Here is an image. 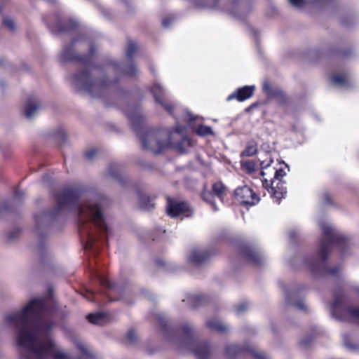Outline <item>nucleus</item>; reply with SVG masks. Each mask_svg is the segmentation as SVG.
Listing matches in <instances>:
<instances>
[{
	"label": "nucleus",
	"instance_id": "bb28decb",
	"mask_svg": "<svg viewBox=\"0 0 359 359\" xmlns=\"http://www.w3.org/2000/svg\"><path fill=\"white\" fill-rule=\"evenodd\" d=\"M257 151V144L254 142H248L246 148L241 152V156H252Z\"/></svg>",
	"mask_w": 359,
	"mask_h": 359
},
{
	"label": "nucleus",
	"instance_id": "7c9ffc66",
	"mask_svg": "<svg viewBox=\"0 0 359 359\" xmlns=\"http://www.w3.org/2000/svg\"><path fill=\"white\" fill-rule=\"evenodd\" d=\"M242 165L249 173H252L255 170V164L252 161L243 162Z\"/></svg>",
	"mask_w": 359,
	"mask_h": 359
},
{
	"label": "nucleus",
	"instance_id": "ea45409f",
	"mask_svg": "<svg viewBox=\"0 0 359 359\" xmlns=\"http://www.w3.org/2000/svg\"><path fill=\"white\" fill-rule=\"evenodd\" d=\"M173 18L172 17H167V18H165L163 20H162V25L164 27L167 28L169 27V25L171 24V22L173 21Z\"/></svg>",
	"mask_w": 359,
	"mask_h": 359
},
{
	"label": "nucleus",
	"instance_id": "9d476101",
	"mask_svg": "<svg viewBox=\"0 0 359 359\" xmlns=\"http://www.w3.org/2000/svg\"><path fill=\"white\" fill-rule=\"evenodd\" d=\"M151 92L155 102L172 115L174 105L168 101V93L164 88L159 83L156 82L151 87Z\"/></svg>",
	"mask_w": 359,
	"mask_h": 359
},
{
	"label": "nucleus",
	"instance_id": "2eb2a0df",
	"mask_svg": "<svg viewBox=\"0 0 359 359\" xmlns=\"http://www.w3.org/2000/svg\"><path fill=\"white\" fill-rule=\"evenodd\" d=\"M254 90V86H245L237 89L236 91L230 94L227 97V100L230 101L231 100L236 99L239 102H243L251 97L253 95Z\"/></svg>",
	"mask_w": 359,
	"mask_h": 359
},
{
	"label": "nucleus",
	"instance_id": "423d86ee",
	"mask_svg": "<svg viewBox=\"0 0 359 359\" xmlns=\"http://www.w3.org/2000/svg\"><path fill=\"white\" fill-rule=\"evenodd\" d=\"M346 295L343 291L336 290L334 292V301L331 305V314L333 318L345 321L351 318L359 324V306L347 307Z\"/></svg>",
	"mask_w": 359,
	"mask_h": 359
},
{
	"label": "nucleus",
	"instance_id": "aec40b11",
	"mask_svg": "<svg viewBox=\"0 0 359 359\" xmlns=\"http://www.w3.org/2000/svg\"><path fill=\"white\" fill-rule=\"evenodd\" d=\"M205 324L210 330L220 333H225L229 330V326L217 318H210L206 321Z\"/></svg>",
	"mask_w": 359,
	"mask_h": 359
},
{
	"label": "nucleus",
	"instance_id": "39448f33",
	"mask_svg": "<svg viewBox=\"0 0 359 359\" xmlns=\"http://www.w3.org/2000/svg\"><path fill=\"white\" fill-rule=\"evenodd\" d=\"M127 116L144 149L158 154L171 146L170 133L166 130H144V117L140 109L135 108L127 111Z\"/></svg>",
	"mask_w": 359,
	"mask_h": 359
},
{
	"label": "nucleus",
	"instance_id": "20e7f679",
	"mask_svg": "<svg viewBox=\"0 0 359 359\" xmlns=\"http://www.w3.org/2000/svg\"><path fill=\"white\" fill-rule=\"evenodd\" d=\"M157 319L165 341L182 351H191L197 359L210 358V346L207 342L195 338V329L191 323H184L180 330H175L168 325V320L165 317L158 315Z\"/></svg>",
	"mask_w": 359,
	"mask_h": 359
},
{
	"label": "nucleus",
	"instance_id": "f3484780",
	"mask_svg": "<svg viewBox=\"0 0 359 359\" xmlns=\"http://www.w3.org/2000/svg\"><path fill=\"white\" fill-rule=\"evenodd\" d=\"M39 108V101L35 97L29 98L25 104L23 113L25 116L31 120L34 118Z\"/></svg>",
	"mask_w": 359,
	"mask_h": 359
},
{
	"label": "nucleus",
	"instance_id": "4468645a",
	"mask_svg": "<svg viewBox=\"0 0 359 359\" xmlns=\"http://www.w3.org/2000/svg\"><path fill=\"white\" fill-rule=\"evenodd\" d=\"M210 257V253L204 248H193L187 255L189 263L193 265H198L207 260Z\"/></svg>",
	"mask_w": 359,
	"mask_h": 359
},
{
	"label": "nucleus",
	"instance_id": "dca6fc26",
	"mask_svg": "<svg viewBox=\"0 0 359 359\" xmlns=\"http://www.w3.org/2000/svg\"><path fill=\"white\" fill-rule=\"evenodd\" d=\"M241 254L248 262L256 265L260 264L264 258L259 250L251 247H245Z\"/></svg>",
	"mask_w": 359,
	"mask_h": 359
},
{
	"label": "nucleus",
	"instance_id": "473e14b6",
	"mask_svg": "<svg viewBox=\"0 0 359 359\" xmlns=\"http://www.w3.org/2000/svg\"><path fill=\"white\" fill-rule=\"evenodd\" d=\"M24 196L25 193L22 190L18 188L15 189L13 196L15 201H20L24 198Z\"/></svg>",
	"mask_w": 359,
	"mask_h": 359
},
{
	"label": "nucleus",
	"instance_id": "f704fd0d",
	"mask_svg": "<svg viewBox=\"0 0 359 359\" xmlns=\"http://www.w3.org/2000/svg\"><path fill=\"white\" fill-rule=\"evenodd\" d=\"M289 2L296 8H302L305 4L306 0H288Z\"/></svg>",
	"mask_w": 359,
	"mask_h": 359
},
{
	"label": "nucleus",
	"instance_id": "b1692460",
	"mask_svg": "<svg viewBox=\"0 0 359 359\" xmlns=\"http://www.w3.org/2000/svg\"><path fill=\"white\" fill-rule=\"evenodd\" d=\"M226 187L222 182H216L212 185L213 194L221 201L223 200V196L225 192Z\"/></svg>",
	"mask_w": 359,
	"mask_h": 359
},
{
	"label": "nucleus",
	"instance_id": "4d7b16f0",
	"mask_svg": "<svg viewBox=\"0 0 359 359\" xmlns=\"http://www.w3.org/2000/svg\"><path fill=\"white\" fill-rule=\"evenodd\" d=\"M46 1L48 2H52V3H55L56 1V0H46Z\"/></svg>",
	"mask_w": 359,
	"mask_h": 359
},
{
	"label": "nucleus",
	"instance_id": "49530a36",
	"mask_svg": "<svg viewBox=\"0 0 359 359\" xmlns=\"http://www.w3.org/2000/svg\"><path fill=\"white\" fill-rule=\"evenodd\" d=\"M184 130V128L183 126H176L175 128V132L178 134H182Z\"/></svg>",
	"mask_w": 359,
	"mask_h": 359
},
{
	"label": "nucleus",
	"instance_id": "4be33fe9",
	"mask_svg": "<svg viewBox=\"0 0 359 359\" xmlns=\"http://www.w3.org/2000/svg\"><path fill=\"white\" fill-rule=\"evenodd\" d=\"M139 205L141 209L146 211H150L154 208L153 199L146 194L139 195Z\"/></svg>",
	"mask_w": 359,
	"mask_h": 359
},
{
	"label": "nucleus",
	"instance_id": "f257e3e1",
	"mask_svg": "<svg viewBox=\"0 0 359 359\" xmlns=\"http://www.w3.org/2000/svg\"><path fill=\"white\" fill-rule=\"evenodd\" d=\"M57 205L50 212H41L34 216V232L43 237L57 218L67 211H73L76 216L78 229L82 240L86 242V250L95 251V243L108 245L110 232L109 219L100 205L95 201L79 196L74 190H64L56 196Z\"/></svg>",
	"mask_w": 359,
	"mask_h": 359
},
{
	"label": "nucleus",
	"instance_id": "393cba45",
	"mask_svg": "<svg viewBox=\"0 0 359 359\" xmlns=\"http://www.w3.org/2000/svg\"><path fill=\"white\" fill-rule=\"evenodd\" d=\"M201 197L204 201L210 203L212 205L214 211H217L219 210V208L216 206L214 201V198L215 196L211 191L204 190L202 192Z\"/></svg>",
	"mask_w": 359,
	"mask_h": 359
},
{
	"label": "nucleus",
	"instance_id": "e433bc0d",
	"mask_svg": "<svg viewBox=\"0 0 359 359\" xmlns=\"http://www.w3.org/2000/svg\"><path fill=\"white\" fill-rule=\"evenodd\" d=\"M285 172L281 168L276 170L273 180H281V178L283 177V176H285Z\"/></svg>",
	"mask_w": 359,
	"mask_h": 359
},
{
	"label": "nucleus",
	"instance_id": "0eeeda50",
	"mask_svg": "<svg viewBox=\"0 0 359 359\" xmlns=\"http://www.w3.org/2000/svg\"><path fill=\"white\" fill-rule=\"evenodd\" d=\"M140 45L134 40L128 39L126 54L130 61L128 62H114V75L121 74V75L133 77L137 75L139 71L136 66L131 61L132 58L139 52Z\"/></svg>",
	"mask_w": 359,
	"mask_h": 359
},
{
	"label": "nucleus",
	"instance_id": "8fccbe9b",
	"mask_svg": "<svg viewBox=\"0 0 359 359\" xmlns=\"http://www.w3.org/2000/svg\"><path fill=\"white\" fill-rule=\"evenodd\" d=\"M187 116H188L189 121L190 122H191L194 120V117L193 114H191L190 112H187Z\"/></svg>",
	"mask_w": 359,
	"mask_h": 359
},
{
	"label": "nucleus",
	"instance_id": "864d4df0",
	"mask_svg": "<svg viewBox=\"0 0 359 359\" xmlns=\"http://www.w3.org/2000/svg\"><path fill=\"white\" fill-rule=\"evenodd\" d=\"M4 86H6V83L3 81H0V87L3 88Z\"/></svg>",
	"mask_w": 359,
	"mask_h": 359
},
{
	"label": "nucleus",
	"instance_id": "13d9d810",
	"mask_svg": "<svg viewBox=\"0 0 359 359\" xmlns=\"http://www.w3.org/2000/svg\"><path fill=\"white\" fill-rule=\"evenodd\" d=\"M115 91H116V88H115V85L114 84V90H113L114 95L115 94Z\"/></svg>",
	"mask_w": 359,
	"mask_h": 359
},
{
	"label": "nucleus",
	"instance_id": "c85d7f7f",
	"mask_svg": "<svg viewBox=\"0 0 359 359\" xmlns=\"http://www.w3.org/2000/svg\"><path fill=\"white\" fill-rule=\"evenodd\" d=\"M2 24L5 27H6L8 30L11 32L14 31L16 27L15 21L11 18L9 17L4 18L3 19Z\"/></svg>",
	"mask_w": 359,
	"mask_h": 359
},
{
	"label": "nucleus",
	"instance_id": "a19ab883",
	"mask_svg": "<svg viewBox=\"0 0 359 359\" xmlns=\"http://www.w3.org/2000/svg\"><path fill=\"white\" fill-rule=\"evenodd\" d=\"M78 348L86 356H89L90 355L89 352L88 351V348H87V347L85 345H83V344H79L78 345Z\"/></svg>",
	"mask_w": 359,
	"mask_h": 359
},
{
	"label": "nucleus",
	"instance_id": "ddd939ff",
	"mask_svg": "<svg viewBox=\"0 0 359 359\" xmlns=\"http://www.w3.org/2000/svg\"><path fill=\"white\" fill-rule=\"evenodd\" d=\"M263 186L278 203L285 197L287 192L285 183L281 180H271L270 183L267 180H264Z\"/></svg>",
	"mask_w": 359,
	"mask_h": 359
},
{
	"label": "nucleus",
	"instance_id": "72a5a7b5",
	"mask_svg": "<svg viewBox=\"0 0 359 359\" xmlns=\"http://www.w3.org/2000/svg\"><path fill=\"white\" fill-rule=\"evenodd\" d=\"M127 339L130 343H135L137 340V334L133 330H130L127 333Z\"/></svg>",
	"mask_w": 359,
	"mask_h": 359
},
{
	"label": "nucleus",
	"instance_id": "cd10ccee",
	"mask_svg": "<svg viewBox=\"0 0 359 359\" xmlns=\"http://www.w3.org/2000/svg\"><path fill=\"white\" fill-rule=\"evenodd\" d=\"M196 133L201 136H206L209 135H212L213 132L210 127L201 125L198 127L196 130Z\"/></svg>",
	"mask_w": 359,
	"mask_h": 359
},
{
	"label": "nucleus",
	"instance_id": "a878e982",
	"mask_svg": "<svg viewBox=\"0 0 359 359\" xmlns=\"http://www.w3.org/2000/svg\"><path fill=\"white\" fill-rule=\"evenodd\" d=\"M203 298L200 295L192 294L189 295L187 299H183V302H187L189 306L192 308H196L202 304Z\"/></svg>",
	"mask_w": 359,
	"mask_h": 359
},
{
	"label": "nucleus",
	"instance_id": "a18cd8bd",
	"mask_svg": "<svg viewBox=\"0 0 359 359\" xmlns=\"http://www.w3.org/2000/svg\"><path fill=\"white\" fill-rule=\"evenodd\" d=\"M208 1V7H214L217 5V3L219 0H207Z\"/></svg>",
	"mask_w": 359,
	"mask_h": 359
},
{
	"label": "nucleus",
	"instance_id": "6e6d98bb",
	"mask_svg": "<svg viewBox=\"0 0 359 359\" xmlns=\"http://www.w3.org/2000/svg\"><path fill=\"white\" fill-rule=\"evenodd\" d=\"M70 22H71V24H72V28H74V27H76V23L75 22H72V21H71Z\"/></svg>",
	"mask_w": 359,
	"mask_h": 359
},
{
	"label": "nucleus",
	"instance_id": "3c124183",
	"mask_svg": "<svg viewBox=\"0 0 359 359\" xmlns=\"http://www.w3.org/2000/svg\"><path fill=\"white\" fill-rule=\"evenodd\" d=\"M119 292H120V289H119V288H118V287H115L114 286V294L115 293H119ZM115 300H116V299H115V297H114V302Z\"/></svg>",
	"mask_w": 359,
	"mask_h": 359
},
{
	"label": "nucleus",
	"instance_id": "4c0bfd02",
	"mask_svg": "<svg viewBox=\"0 0 359 359\" xmlns=\"http://www.w3.org/2000/svg\"><path fill=\"white\" fill-rule=\"evenodd\" d=\"M348 338V334H344V344L347 348H348L350 350H353L355 348V346L349 342V340Z\"/></svg>",
	"mask_w": 359,
	"mask_h": 359
},
{
	"label": "nucleus",
	"instance_id": "79ce46f5",
	"mask_svg": "<svg viewBox=\"0 0 359 359\" xmlns=\"http://www.w3.org/2000/svg\"><path fill=\"white\" fill-rule=\"evenodd\" d=\"M85 297L88 301H97V297L92 292H87Z\"/></svg>",
	"mask_w": 359,
	"mask_h": 359
},
{
	"label": "nucleus",
	"instance_id": "f03ea898",
	"mask_svg": "<svg viewBox=\"0 0 359 359\" xmlns=\"http://www.w3.org/2000/svg\"><path fill=\"white\" fill-rule=\"evenodd\" d=\"M85 39L84 36L79 35L72 39L71 42L65 44L60 52V59L64 62H80L84 65V69L75 73L71 78L72 85L78 90H83L91 96L104 99L110 94L111 82L105 75L93 81L88 69L97 68L92 65V57L95 55L97 48L89 43L88 55H80L76 49Z\"/></svg>",
	"mask_w": 359,
	"mask_h": 359
},
{
	"label": "nucleus",
	"instance_id": "37998d69",
	"mask_svg": "<svg viewBox=\"0 0 359 359\" xmlns=\"http://www.w3.org/2000/svg\"><path fill=\"white\" fill-rule=\"evenodd\" d=\"M273 163V160L269 159V161H263L261 162V167L262 169L267 168L270 165Z\"/></svg>",
	"mask_w": 359,
	"mask_h": 359
},
{
	"label": "nucleus",
	"instance_id": "603ef678",
	"mask_svg": "<svg viewBox=\"0 0 359 359\" xmlns=\"http://www.w3.org/2000/svg\"><path fill=\"white\" fill-rule=\"evenodd\" d=\"M353 290L359 295V286H355L353 287Z\"/></svg>",
	"mask_w": 359,
	"mask_h": 359
},
{
	"label": "nucleus",
	"instance_id": "2f4dec72",
	"mask_svg": "<svg viewBox=\"0 0 359 359\" xmlns=\"http://www.w3.org/2000/svg\"><path fill=\"white\" fill-rule=\"evenodd\" d=\"M100 284L104 287L105 288L110 289L111 287V282L108 279V278H106L104 276H99L98 277Z\"/></svg>",
	"mask_w": 359,
	"mask_h": 359
},
{
	"label": "nucleus",
	"instance_id": "9b49d317",
	"mask_svg": "<svg viewBox=\"0 0 359 359\" xmlns=\"http://www.w3.org/2000/svg\"><path fill=\"white\" fill-rule=\"evenodd\" d=\"M167 213L172 217L184 214L189 217L192 214V210L189 205L184 202L173 198H168Z\"/></svg>",
	"mask_w": 359,
	"mask_h": 359
},
{
	"label": "nucleus",
	"instance_id": "de8ad7c7",
	"mask_svg": "<svg viewBox=\"0 0 359 359\" xmlns=\"http://www.w3.org/2000/svg\"><path fill=\"white\" fill-rule=\"evenodd\" d=\"M311 339L306 338L301 341V344L304 346H307L311 343Z\"/></svg>",
	"mask_w": 359,
	"mask_h": 359
},
{
	"label": "nucleus",
	"instance_id": "f8f14e48",
	"mask_svg": "<svg viewBox=\"0 0 359 359\" xmlns=\"http://www.w3.org/2000/svg\"><path fill=\"white\" fill-rule=\"evenodd\" d=\"M235 197L243 204L253 205L259 201V196L248 186L238 187L234 191Z\"/></svg>",
	"mask_w": 359,
	"mask_h": 359
},
{
	"label": "nucleus",
	"instance_id": "5701e85b",
	"mask_svg": "<svg viewBox=\"0 0 359 359\" xmlns=\"http://www.w3.org/2000/svg\"><path fill=\"white\" fill-rule=\"evenodd\" d=\"M127 182V176L114 166V188L117 186H125Z\"/></svg>",
	"mask_w": 359,
	"mask_h": 359
},
{
	"label": "nucleus",
	"instance_id": "5fc2aeb1",
	"mask_svg": "<svg viewBox=\"0 0 359 359\" xmlns=\"http://www.w3.org/2000/svg\"><path fill=\"white\" fill-rule=\"evenodd\" d=\"M156 264L159 266H163V262L161 261V260H158L156 261Z\"/></svg>",
	"mask_w": 359,
	"mask_h": 359
},
{
	"label": "nucleus",
	"instance_id": "7ed1b4c3",
	"mask_svg": "<svg viewBox=\"0 0 359 359\" xmlns=\"http://www.w3.org/2000/svg\"><path fill=\"white\" fill-rule=\"evenodd\" d=\"M318 224L322 236L318 252L309 259H304V264L315 277H338L341 273L342 267L339 265L329 267L327 259L334 245L344 250L348 245L349 239L327 220H320Z\"/></svg>",
	"mask_w": 359,
	"mask_h": 359
},
{
	"label": "nucleus",
	"instance_id": "c03bdc74",
	"mask_svg": "<svg viewBox=\"0 0 359 359\" xmlns=\"http://www.w3.org/2000/svg\"><path fill=\"white\" fill-rule=\"evenodd\" d=\"M323 201L325 204H331L332 200L328 194H325L323 196Z\"/></svg>",
	"mask_w": 359,
	"mask_h": 359
},
{
	"label": "nucleus",
	"instance_id": "c9c22d12",
	"mask_svg": "<svg viewBox=\"0 0 359 359\" xmlns=\"http://www.w3.org/2000/svg\"><path fill=\"white\" fill-rule=\"evenodd\" d=\"M96 155V150L95 149H90L85 152V157L91 161Z\"/></svg>",
	"mask_w": 359,
	"mask_h": 359
},
{
	"label": "nucleus",
	"instance_id": "c756f323",
	"mask_svg": "<svg viewBox=\"0 0 359 359\" xmlns=\"http://www.w3.org/2000/svg\"><path fill=\"white\" fill-rule=\"evenodd\" d=\"M248 310V304L245 302H242L237 305L234 309V312L236 315L240 316Z\"/></svg>",
	"mask_w": 359,
	"mask_h": 359
},
{
	"label": "nucleus",
	"instance_id": "6e6552de",
	"mask_svg": "<svg viewBox=\"0 0 359 359\" xmlns=\"http://www.w3.org/2000/svg\"><path fill=\"white\" fill-rule=\"evenodd\" d=\"M224 353L226 358L233 359L242 355L249 354L255 359H268V355L257 350L253 346H241L238 344H226L224 347Z\"/></svg>",
	"mask_w": 359,
	"mask_h": 359
},
{
	"label": "nucleus",
	"instance_id": "1a4fd4ad",
	"mask_svg": "<svg viewBox=\"0 0 359 359\" xmlns=\"http://www.w3.org/2000/svg\"><path fill=\"white\" fill-rule=\"evenodd\" d=\"M305 289L303 285H292L285 291V301L288 305H292L301 311H307L308 306L305 302L299 298V294Z\"/></svg>",
	"mask_w": 359,
	"mask_h": 359
},
{
	"label": "nucleus",
	"instance_id": "a211bd4d",
	"mask_svg": "<svg viewBox=\"0 0 359 359\" xmlns=\"http://www.w3.org/2000/svg\"><path fill=\"white\" fill-rule=\"evenodd\" d=\"M89 322L94 325H103L111 320L109 312L101 311L96 313H91L87 316Z\"/></svg>",
	"mask_w": 359,
	"mask_h": 359
},
{
	"label": "nucleus",
	"instance_id": "6ab92c4d",
	"mask_svg": "<svg viewBox=\"0 0 359 359\" xmlns=\"http://www.w3.org/2000/svg\"><path fill=\"white\" fill-rule=\"evenodd\" d=\"M50 138L57 141L59 144L65 143L67 137V133L65 128L59 126L48 131L47 135Z\"/></svg>",
	"mask_w": 359,
	"mask_h": 359
},
{
	"label": "nucleus",
	"instance_id": "412c9836",
	"mask_svg": "<svg viewBox=\"0 0 359 359\" xmlns=\"http://www.w3.org/2000/svg\"><path fill=\"white\" fill-rule=\"evenodd\" d=\"M332 82L343 88H348L351 86L350 77L346 74H337L332 76Z\"/></svg>",
	"mask_w": 359,
	"mask_h": 359
},
{
	"label": "nucleus",
	"instance_id": "09e8293b",
	"mask_svg": "<svg viewBox=\"0 0 359 359\" xmlns=\"http://www.w3.org/2000/svg\"><path fill=\"white\" fill-rule=\"evenodd\" d=\"M297 233L294 230L290 231L289 232V236L290 239H293L296 236Z\"/></svg>",
	"mask_w": 359,
	"mask_h": 359
},
{
	"label": "nucleus",
	"instance_id": "58836bf2",
	"mask_svg": "<svg viewBox=\"0 0 359 359\" xmlns=\"http://www.w3.org/2000/svg\"><path fill=\"white\" fill-rule=\"evenodd\" d=\"M263 89L269 95H272L273 94V91L270 84L268 83H264Z\"/></svg>",
	"mask_w": 359,
	"mask_h": 359
}]
</instances>
